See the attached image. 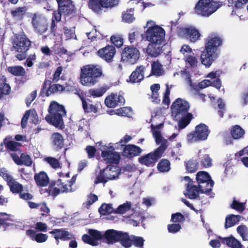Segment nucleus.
I'll use <instances>...</instances> for the list:
<instances>
[{
  "instance_id": "1",
  "label": "nucleus",
  "mask_w": 248,
  "mask_h": 248,
  "mask_svg": "<svg viewBox=\"0 0 248 248\" xmlns=\"http://www.w3.org/2000/svg\"><path fill=\"white\" fill-rule=\"evenodd\" d=\"M146 28L145 31L146 39L150 43L146 49V52L152 57H157L162 52L165 31L152 20L147 22Z\"/></svg>"
},
{
  "instance_id": "2",
  "label": "nucleus",
  "mask_w": 248,
  "mask_h": 248,
  "mask_svg": "<svg viewBox=\"0 0 248 248\" xmlns=\"http://www.w3.org/2000/svg\"><path fill=\"white\" fill-rule=\"evenodd\" d=\"M162 124H160L157 125L152 124L153 134L157 144H161V145L157 148L153 153H149L139 158V161L142 165L146 166H152L154 165L157 160L160 158L168 146V141L164 139L159 130Z\"/></svg>"
},
{
  "instance_id": "3",
  "label": "nucleus",
  "mask_w": 248,
  "mask_h": 248,
  "mask_svg": "<svg viewBox=\"0 0 248 248\" xmlns=\"http://www.w3.org/2000/svg\"><path fill=\"white\" fill-rule=\"evenodd\" d=\"M102 70L97 65L87 64L80 68L79 83L84 86L91 87L98 82V78L102 76Z\"/></svg>"
},
{
  "instance_id": "4",
  "label": "nucleus",
  "mask_w": 248,
  "mask_h": 248,
  "mask_svg": "<svg viewBox=\"0 0 248 248\" xmlns=\"http://www.w3.org/2000/svg\"><path fill=\"white\" fill-rule=\"evenodd\" d=\"M48 112L46 117V121L56 127L62 128L63 122L62 117L66 114L64 107L57 102L52 101L50 104Z\"/></svg>"
},
{
  "instance_id": "5",
  "label": "nucleus",
  "mask_w": 248,
  "mask_h": 248,
  "mask_svg": "<svg viewBox=\"0 0 248 248\" xmlns=\"http://www.w3.org/2000/svg\"><path fill=\"white\" fill-rule=\"evenodd\" d=\"M221 5L220 2L214 0H199L195 6V12L198 15L209 16Z\"/></svg>"
},
{
  "instance_id": "6",
  "label": "nucleus",
  "mask_w": 248,
  "mask_h": 248,
  "mask_svg": "<svg viewBox=\"0 0 248 248\" xmlns=\"http://www.w3.org/2000/svg\"><path fill=\"white\" fill-rule=\"evenodd\" d=\"M60 178L57 181L54 182L53 186H51L50 191L53 196H56L60 193L72 192L75 190L70 187L68 183V179L70 178L69 174L66 173H58Z\"/></svg>"
},
{
  "instance_id": "7",
  "label": "nucleus",
  "mask_w": 248,
  "mask_h": 248,
  "mask_svg": "<svg viewBox=\"0 0 248 248\" xmlns=\"http://www.w3.org/2000/svg\"><path fill=\"white\" fill-rule=\"evenodd\" d=\"M127 239L128 234L126 232L108 230L104 233L103 242L108 244L120 241L123 246L128 247L130 243Z\"/></svg>"
},
{
  "instance_id": "8",
  "label": "nucleus",
  "mask_w": 248,
  "mask_h": 248,
  "mask_svg": "<svg viewBox=\"0 0 248 248\" xmlns=\"http://www.w3.org/2000/svg\"><path fill=\"white\" fill-rule=\"evenodd\" d=\"M120 174L121 169L117 165H108L96 176L94 183H105L108 180H115Z\"/></svg>"
},
{
  "instance_id": "9",
  "label": "nucleus",
  "mask_w": 248,
  "mask_h": 248,
  "mask_svg": "<svg viewBox=\"0 0 248 248\" xmlns=\"http://www.w3.org/2000/svg\"><path fill=\"white\" fill-rule=\"evenodd\" d=\"M97 144L98 146H100L99 149L102 151L101 156L106 163L118 164L120 159V155L114 151L115 148L111 144L108 146L102 145V142L97 143L96 145Z\"/></svg>"
},
{
  "instance_id": "10",
  "label": "nucleus",
  "mask_w": 248,
  "mask_h": 248,
  "mask_svg": "<svg viewBox=\"0 0 248 248\" xmlns=\"http://www.w3.org/2000/svg\"><path fill=\"white\" fill-rule=\"evenodd\" d=\"M196 180L201 192L206 193L211 190L214 182L207 172L203 171L198 172L196 175Z\"/></svg>"
},
{
  "instance_id": "11",
  "label": "nucleus",
  "mask_w": 248,
  "mask_h": 248,
  "mask_svg": "<svg viewBox=\"0 0 248 248\" xmlns=\"http://www.w3.org/2000/svg\"><path fill=\"white\" fill-rule=\"evenodd\" d=\"M189 108V105L186 101L182 98H177L171 106L172 116L176 118L179 116H183L188 113Z\"/></svg>"
},
{
  "instance_id": "12",
  "label": "nucleus",
  "mask_w": 248,
  "mask_h": 248,
  "mask_svg": "<svg viewBox=\"0 0 248 248\" xmlns=\"http://www.w3.org/2000/svg\"><path fill=\"white\" fill-rule=\"evenodd\" d=\"M140 52L138 49L133 47H125L121 54V61L128 64L135 63L139 59Z\"/></svg>"
},
{
  "instance_id": "13",
  "label": "nucleus",
  "mask_w": 248,
  "mask_h": 248,
  "mask_svg": "<svg viewBox=\"0 0 248 248\" xmlns=\"http://www.w3.org/2000/svg\"><path fill=\"white\" fill-rule=\"evenodd\" d=\"M88 234H84L82 236L83 241L91 245L96 246L98 244V241H103L104 233L97 230L89 229Z\"/></svg>"
},
{
  "instance_id": "14",
  "label": "nucleus",
  "mask_w": 248,
  "mask_h": 248,
  "mask_svg": "<svg viewBox=\"0 0 248 248\" xmlns=\"http://www.w3.org/2000/svg\"><path fill=\"white\" fill-rule=\"evenodd\" d=\"M222 45V39L217 34L209 35L205 39L204 49L217 52V48Z\"/></svg>"
},
{
  "instance_id": "15",
  "label": "nucleus",
  "mask_w": 248,
  "mask_h": 248,
  "mask_svg": "<svg viewBox=\"0 0 248 248\" xmlns=\"http://www.w3.org/2000/svg\"><path fill=\"white\" fill-rule=\"evenodd\" d=\"M119 0H89V7L95 12H98L101 7H112L117 5Z\"/></svg>"
},
{
  "instance_id": "16",
  "label": "nucleus",
  "mask_w": 248,
  "mask_h": 248,
  "mask_svg": "<svg viewBox=\"0 0 248 248\" xmlns=\"http://www.w3.org/2000/svg\"><path fill=\"white\" fill-rule=\"evenodd\" d=\"M30 41L24 34L18 35L14 41L13 46L17 52H25L30 46Z\"/></svg>"
},
{
  "instance_id": "17",
  "label": "nucleus",
  "mask_w": 248,
  "mask_h": 248,
  "mask_svg": "<svg viewBox=\"0 0 248 248\" xmlns=\"http://www.w3.org/2000/svg\"><path fill=\"white\" fill-rule=\"evenodd\" d=\"M180 34L191 42L198 41L201 36L199 31L193 27L182 28L180 31Z\"/></svg>"
},
{
  "instance_id": "18",
  "label": "nucleus",
  "mask_w": 248,
  "mask_h": 248,
  "mask_svg": "<svg viewBox=\"0 0 248 248\" xmlns=\"http://www.w3.org/2000/svg\"><path fill=\"white\" fill-rule=\"evenodd\" d=\"M218 56L217 52L204 49L201 55L200 60L202 64L209 68Z\"/></svg>"
},
{
  "instance_id": "19",
  "label": "nucleus",
  "mask_w": 248,
  "mask_h": 248,
  "mask_svg": "<svg viewBox=\"0 0 248 248\" xmlns=\"http://www.w3.org/2000/svg\"><path fill=\"white\" fill-rule=\"evenodd\" d=\"M124 101V96L120 93H111L106 98L105 104L108 108H115L122 105Z\"/></svg>"
},
{
  "instance_id": "20",
  "label": "nucleus",
  "mask_w": 248,
  "mask_h": 248,
  "mask_svg": "<svg viewBox=\"0 0 248 248\" xmlns=\"http://www.w3.org/2000/svg\"><path fill=\"white\" fill-rule=\"evenodd\" d=\"M32 24L34 28L39 32H43L47 29L46 21L42 15L34 14L32 19Z\"/></svg>"
},
{
  "instance_id": "21",
  "label": "nucleus",
  "mask_w": 248,
  "mask_h": 248,
  "mask_svg": "<svg viewBox=\"0 0 248 248\" xmlns=\"http://www.w3.org/2000/svg\"><path fill=\"white\" fill-rule=\"evenodd\" d=\"M58 4L59 10L66 16L72 14L75 9L74 5L70 0H56Z\"/></svg>"
},
{
  "instance_id": "22",
  "label": "nucleus",
  "mask_w": 248,
  "mask_h": 248,
  "mask_svg": "<svg viewBox=\"0 0 248 248\" xmlns=\"http://www.w3.org/2000/svg\"><path fill=\"white\" fill-rule=\"evenodd\" d=\"M11 155L15 163L18 165H24L30 166L32 163L30 156L25 153L21 154L18 152V154H16L14 153L11 154Z\"/></svg>"
},
{
  "instance_id": "23",
  "label": "nucleus",
  "mask_w": 248,
  "mask_h": 248,
  "mask_svg": "<svg viewBox=\"0 0 248 248\" xmlns=\"http://www.w3.org/2000/svg\"><path fill=\"white\" fill-rule=\"evenodd\" d=\"M57 242L58 244L59 240L66 241L73 238V235L71 232L65 231L64 229H54L49 232Z\"/></svg>"
},
{
  "instance_id": "24",
  "label": "nucleus",
  "mask_w": 248,
  "mask_h": 248,
  "mask_svg": "<svg viewBox=\"0 0 248 248\" xmlns=\"http://www.w3.org/2000/svg\"><path fill=\"white\" fill-rule=\"evenodd\" d=\"M147 67L141 65L138 67L129 77V80L132 83L140 82L144 77Z\"/></svg>"
},
{
  "instance_id": "25",
  "label": "nucleus",
  "mask_w": 248,
  "mask_h": 248,
  "mask_svg": "<svg viewBox=\"0 0 248 248\" xmlns=\"http://www.w3.org/2000/svg\"><path fill=\"white\" fill-rule=\"evenodd\" d=\"M115 54V49L113 46H108L98 51V55L106 61L109 62Z\"/></svg>"
},
{
  "instance_id": "26",
  "label": "nucleus",
  "mask_w": 248,
  "mask_h": 248,
  "mask_svg": "<svg viewBox=\"0 0 248 248\" xmlns=\"http://www.w3.org/2000/svg\"><path fill=\"white\" fill-rule=\"evenodd\" d=\"M195 132L200 140H204L207 138L209 130L205 124H201L196 126Z\"/></svg>"
},
{
  "instance_id": "27",
  "label": "nucleus",
  "mask_w": 248,
  "mask_h": 248,
  "mask_svg": "<svg viewBox=\"0 0 248 248\" xmlns=\"http://www.w3.org/2000/svg\"><path fill=\"white\" fill-rule=\"evenodd\" d=\"M34 179L37 186L40 187L46 186L49 183V178L46 173L41 171L34 176Z\"/></svg>"
},
{
  "instance_id": "28",
  "label": "nucleus",
  "mask_w": 248,
  "mask_h": 248,
  "mask_svg": "<svg viewBox=\"0 0 248 248\" xmlns=\"http://www.w3.org/2000/svg\"><path fill=\"white\" fill-rule=\"evenodd\" d=\"M141 152V149L134 145H127L124 150V155L127 157H131L139 155Z\"/></svg>"
},
{
  "instance_id": "29",
  "label": "nucleus",
  "mask_w": 248,
  "mask_h": 248,
  "mask_svg": "<svg viewBox=\"0 0 248 248\" xmlns=\"http://www.w3.org/2000/svg\"><path fill=\"white\" fill-rule=\"evenodd\" d=\"M26 234L32 240H35L38 243L45 242L48 239V236L46 234L42 233H36V232L33 230H29L27 231Z\"/></svg>"
},
{
  "instance_id": "30",
  "label": "nucleus",
  "mask_w": 248,
  "mask_h": 248,
  "mask_svg": "<svg viewBox=\"0 0 248 248\" xmlns=\"http://www.w3.org/2000/svg\"><path fill=\"white\" fill-rule=\"evenodd\" d=\"M222 240V243L226 244L229 247L231 248H242V245L241 243L232 236L229 237H219Z\"/></svg>"
},
{
  "instance_id": "31",
  "label": "nucleus",
  "mask_w": 248,
  "mask_h": 248,
  "mask_svg": "<svg viewBox=\"0 0 248 248\" xmlns=\"http://www.w3.org/2000/svg\"><path fill=\"white\" fill-rule=\"evenodd\" d=\"M185 62L186 67L187 69H193L196 68L198 64V60L194 53L184 58Z\"/></svg>"
},
{
  "instance_id": "32",
  "label": "nucleus",
  "mask_w": 248,
  "mask_h": 248,
  "mask_svg": "<svg viewBox=\"0 0 248 248\" xmlns=\"http://www.w3.org/2000/svg\"><path fill=\"white\" fill-rule=\"evenodd\" d=\"M53 145L55 148L60 149L63 147L64 139L62 136L59 133H54L51 136Z\"/></svg>"
},
{
  "instance_id": "33",
  "label": "nucleus",
  "mask_w": 248,
  "mask_h": 248,
  "mask_svg": "<svg viewBox=\"0 0 248 248\" xmlns=\"http://www.w3.org/2000/svg\"><path fill=\"white\" fill-rule=\"evenodd\" d=\"M192 117V114L188 113L185 114L183 116H179L174 119L176 120L180 119L178 123L179 127L180 129H183L189 124Z\"/></svg>"
},
{
  "instance_id": "34",
  "label": "nucleus",
  "mask_w": 248,
  "mask_h": 248,
  "mask_svg": "<svg viewBox=\"0 0 248 248\" xmlns=\"http://www.w3.org/2000/svg\"><path fill=\"white\" fill-rule=\"evenodd\" d=\"M127 239L129 242L130 245L128 247H124L125 248H129L131 246L132 244H133L136 247L143 248L144 240L142 237L136 236H129L128 235Z\"/></svg>"
},
{
  "instance_id": "35",
  "label": "nucleus",
  "mask_w": 248,
  "mask_h": 248,
  "mask_svg": "<svg viewBox=\"0 0 248 248\" xmlns=\"http://www.w3.org/2000/svg\"><path fill=\"white\" fill-rule=\"evenodd\" d=\"M186 190L187 192L185 193L186 195H187L191 199H196L201 192L200 189H198L195 186L190 185L189 184H186Z\"/></svg>"
},
{
  "instance_id": "36",
  "label": "nucleus",
  "mask_w": 248,
  "mask_h": 248,
  "mask_svg": "<svg viewBox=\"0 0 248 248\" xmlns=\"http://www.w3.org/2000/svg\"><path fill=\"white\" fill-rule=\"evenodd\" d=\"M82 102V107L84 111L86 112L96 113L98 109V105H93L90 104V102L83 98L80 97Z\"/></svg>"
},
{
  "instance_id": "37",
  "label": "nucleus",
  "mask_w": 248,
  "mask_h": 248,
  "mask_svg": "<svg viewBox=\"0 0 248 248\" xmlns=\"http://www.w3.org/2000/svg\"><path fill=\"white\" fill-rule=\"evenodd\" d=\"M108 89V86L104 85L98 88L90 89L89 91V93L91 96L94 97H98L102 96Z\"/></svg>"
},
{
  "instance_id": "38",
  "label": "nucleus",
  "mask_w": 248,
  "mask_h": 248,
  "mask_svg": "<svg viewBox=\"0 0 248 248\" xmlns=\"http://www.w3.org/2000/svg\"><path fill=\"white\" fill-rule=\"evenodd\" d=\"M11 191L13 193H19L23 188L22 185L16 181L12 177L7 182Z\"/></svg>"
},
{
  "instance_id": "39",
  "label": "nucleus",
  "mask_w": 248,
  "mask_h": 248,
  "mask_svg": "<svg viewBox=\"0 0 248 248\" xmlns=\"http://www.w3.org/2000/svg\"><path fill=\"white\" fill-rule=\"evenodd\" d=\"M244 130L239 125L233 126L231 130V135L234 139H239L243 137Z\"/></svg>"
},
{
  "instance_id": "40",
  "label": "nucleus",
  "mask_w": 248,
  "mask_h": 248,
  "mask_svg": "<svg viewBox=\"0 0 248 248\" xmlns=\"http://www.w3.org/2000/svg\"><path fill=\"white\" fill-rule=\"evenodd\" d=\"M241 217L239 215H231L228 216L226 219L225 227L226 228L231 227L239 222Z\"/></svg>"
},
{
  "instance_id": "41",
  "label": "nucleus",
  "mask_w": 248,
  "mask_h": 248,
  "mask_svg": "<svg viewBox=\"0 0 248 248\" xmlns=\"http://www.w3.org/2000/svg\"><path fill=\"white\" fill-rule=\"evenodd\" d=\"M9 73L16 76H23L25 74V69L20 66H15L8 68Z\"/></svg>"
},
{
  "instance_id": "42",
  "label": "nucleus",
  "mask_w": 248,
  "mask_h": 248,
  "mask_svg": "<svg viewBox=\"0 0 248 248\" xmlns=\"http://www.w3.org/2000/svg\"><path fill=\"white\" fill-rule=\"evenodd\" d=\"M152 73L153 75L159 76L163 73L161 64L158 62H155L152 65Z\"/></svg>"
},
{
  "instance_id": "43",
  "label": "nucleus",
  "mask_w": 248,
  "mask_h": 248,
  "mask_svg": "<svg viewBox=\"0 0 248 248\" xmlns=\"http://www.w3.org/2000/svg\"><path fill=\"white\" fill-rule=\"evenodd\" d=\"M152 91V98L153 99V101L155 103H158L160 101L159 99V95L158 91L160 89V85L158 84H155L152 85L150 87Z\"/></svg>"
},
{
  "instance_id": "44",
  "label": "nucleus",
  "mask_w": 248,
  "mask_h": 248,
  "mask_svg": "<svg viewBox=\"0 0 248 248\" xmlns=\"http://www.w3.org/2000/svg\"><path fill=\"white\" fill-rule=\"evenodd\" d=\"M157 168L161 172H168L170 169L169 161L167 159H162L158 164Z\"/></svg>"
},
{
  "instance_id": "45",
  "label": "nucleus",
  "mask_w": 248,
  "mask_h": 248,
  "mask_svg": "<svg viewBox=\"0 0 248 248\" xmlns=\"http://www.w3.org/2000/svg\"><path fill=\"white\" fill-rule=\"evenodd\" d=\"M185 166L186 170L189 172H194L198 169V163L196 160H189L185 163Z\"/></svg>"
},
{
  "instance_id": "46",
  "label": "nucleus",
  "mask_w": 248,
  "mask_h": 248,
  "mask_svg": "<svg viewBox=\"0 0 248 248\" xmlns=\"http://www.w3.org/2000/svg\"><path fill=\"white\" fill-rule=\"evenodd\" d=\"M132 113V109L129 107L121 108L115 110V114L121 116L130 117Z\"/></svg>"
},
{
  "instance_id": "47",
  "label": "nucleus",
  "mask_w": 248,
  "mask_h": 248,
  "mask_svg": "<svg viewBox=\"0 0 248 248\" xmlns=\"http://www.w3.org/2000/svg\"><path fill=\"white\" fill-rule=\"evenodd\" d=\"M65 90L67 91L68 90V89H66L65 87H63V86L61 85L53 84L49 87V89L46 91V93L47 95H48L52 93L62 92Z\"/></svg>"
},
{
  "instance_id": "48",
  "label": "nucleus",
  "mask_w": 248,
  "mask_h": 248,
  "mask_svg": "<svg viewBox=\"0 0 248 248\" xmlns=\"http://www.w3.org/2000/svg\"><path fill=\"white\" fill-rule=\"evenodd\" d=\"M5 79L4 78L1 82H0V98L3 95L9 93L10 90V86L5 83Z\"/></svg>"
},
{
  "instance_id": "49",
  "label": "nucleus",
  "mask_w": 248,
  "mask_h": 248,
  "mask_svg": "<svg viewBox=\"0 0 248 248\" xmlns=\"http://www.w3.org/2000/svg\"><path fill=\"white\" fill-rule=\"evenodd\" d=\"M113 211L112 205L110 204H103L99 209V212L101 215H106L112 213Z\"/></svg>"
},
{
  "instance_id": "50",
  "label": "nucleus",
  "mask_w": 248,
  "mask_h": 248,
  "mask_svg": "<svg viewBox=\"0 0 248 248\" xmlns=\"http://www.w3.org/2000/svg\"><path fill=\"white\" fill-rule=\"evenodd\" d=\"M123 20L127 23H131L135 20L133 16V9H131L129 11H126L123 15Z\"/></svg>"
},
{
  "instance_id": "51",
  "label": "nucleus",
  "mask_w": 248,
  "mask_h": 248,
  "mask_svg": "<svg viewBox=\"0 0 248 248\" xmlns=\"http://www.w3.org/2000/svg\"><path fill=\"white\" fill-rule=\"evenodd\" d=\"M237 230L243 240H248V229L245 226H239Z\"/></svg>"
},
{
  "instance_id": "52",
  "label": "nucleus",
  "mask_w": 248,
  "mask_h": 248,
  "mask_svg": "<svg viewBox=\"0 0 248 248\" xmlns=\"http://www.w3.org/2000/svg\"><path fill=\"white\" fill-rule=\"evenodd\" d=\"M44 160L54 169H57L60 167V164L58 160L54 157H46L44 158Z\"/></svg>"
},
{
  "instance_id": "53",
  "label": "nucleus",
  "mask_w": 248,
  "mask_h": 248,
  "mask_svg": "<svg viewBox=\"0 0 248 248\" xmlns=\"http://www.w3.org/2000/svg\"><path fill=\"white\" fill-rule=\"evenodd\" d=\"M131 205L130 202H126L118 206L116 212L117 213L123 214L128 211L131 208Z\"/></svg>"
},
{
  "instance_id": "54",
  "label": "nucleus",
  "mask_w": 248,
  "mask_h": 248,
  "mask_svg": "<svg viewBox=\"0 0 248 248\" xmlns=\"http://www.w3.org/2000/svg\"><path fill=\"white\" fill-rule=\"evenodd\" d=\"M25 9L24 7H19L11 11V14L13 17L20 19L24 15Z\"/></svg>"
},
{
  "instance_id": "55",
  "label": "nucleus",
  "mask_w": 248,
  "mask_h": 248,
  "mask_svg": "<svg viewBox=\"0 0 248 248\" xmlns=\"http://www.w3.org/2000/svg\"><path fill=\"white\" fill-rule=\"evenodd\" d=\"M64 37L66 40L75 39V31L74 29H69L66 27L64 28Z\"/></svg>"
},
{
  "instance_id": "56",
  "label": "nucleus",
  "mask_w": 248,
  "mask_h": 248,
  "mask_svg": "<svg viewBox=\"0 0 248 248\" xmlns=\"http://www.w3.org/2000/svg\"><path fill=\"white\" fill-rule=\"evenodd\" d=\"M25 113H28V118L30 119L33 123L36 124L38 122V116L35 110H27Z\"/></svg>"
},
{
  "instance_id": "57",
  "label": "nucleus",
  "mask_w": 248,
  "mask_h": 248,
  "mask_svg": "<svg viewBox=\"0 0 248 248\" xmlns=\"http://www.w3.org/2000/svg\"><path fill=\"white\" fill-rule=\"evenodd\" d=\"M140 32L138 30L133 31L129 33L128 39L131 44L136 43L139 38Z\"/></svg>"
},
{
  "instance_id": "58",
  "label": "nucleus",
  "mask_w": 248,
  "mask_h": 248,
  "mask_svg": "<svg viewBox=\"0 0 248 248\" xmlns=\"http://www.w3.org/2000/svg\"><path fill=\"white\" fill-rule=\"evenodd\" d=\"M231 207L240 212H242L245 208V203L239 202L238 201L234 200L231 204Z\"/></svg>"
},
{
  "instance_id": "59",
  "label": "nucleus",
  "mask_w": 248,
  "mask_h": 248,
  "mask_svg": "<svg viewBox=\"0 0 248 248\" xmlns=\"http://www.w3.org/2000/svg\"><path fill=\"white\" fill-rule=\"evenodd\" d=\"M180 52L184 55V58L194 53L192 49L187 45H184L181 47Z\"/></svg>"
},
{
  "instance_id": "60",
  "label": "nucleus",
  "mask_w": 248,
  "mask_h": 248,
  "mask_svg": "<svg viewBox=\"0 0 248 248\" xmlns=\"http://www.w3.org/2000/svg\"><path fill=\"white\" fill-rule=\"evenodd\" d=\"M7 147L11 151H16L21 146V144L15 141H8L5 142Z\"/></svg>"
},
{
  "instance_id": "61",
  "label": "nucleus",
  "mask_w": 248,
  "mask_h": 248,
  "mask_svg": "<svg viewBox=\"0 0 248 248\" xmlns=\"http://www.w3.org/2000/svg\"><path fill=\"white\" fill-rule=\"evenodd\" d=\"M218 108L220 109L218 110V113L220 117H223L224 111L225 109V104L221 98H219L217 101Z\"/></svg>"
},
{
  "instance_id": "62",
  "label": "nucleus",
  "mask_w": 248,
  "mask_h": 248,
  "mask_svg": "<svg viewBox=\"0 0 248 248\" xmlns=\"http://www.w3.org/2000/svg\"><path fill=\"white\" fill-rule=\"evenodd\" d=\"M212 160L209 155H205L203 156L201 160V164L205 168L210 167L212 165Z\"/></svg>"
},
{
  "instance_id": "63",
  "label": "nucleus",
  "mask_w": 248,
  "mask_h": 248,
  "mask_svg": "<svg viewBox=\"0 0 248 248\" xmlns=\"http://www.w3.org/2000/svg\"><path fill=\"white\" fill-rule=\"evenodd\" d=\"M112 43L118 47L121 46L123 44V39L120 36L113 35L111 37Z\"/></svg>"
},
{
  "instance_id": "64",
  "label": "nucleus",
  "mask_w": 248,
  "mask_h": 248,
  "mask_svg": "<svg viewBox=\"0 0 248 248\" xmlns=\"http://www.w3.org/2000/svg\"><path fill=\"white\" fill-rule=\"evenodd\" d=\"M166 90L165 93L164 94L163 99V103L167 105H168L170 103V98H169V94L170 93V89L171 88V85L169 87L168 84H166Z\"/></svg>"
}]
</instances>
